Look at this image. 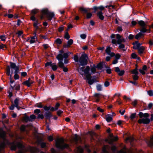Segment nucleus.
Wrapping results in <instances>:
<instances>
[{"mask_svg":"<svg viewBox=\"0 0 153 153\" xmlns=\"http://www.w3.org/2000/svg\"><path fill=\"white\" fill-rule=\"evenodd\" d=\"M92 16V14L91 13H87L86 17L87 19H89L91 18Z\"/></svg>","mask_w":153,"mask_h":153,"instance_id":"bf43d9fd","label":"nucleus"},{"mask_svg":"<svg viewBox=\"0 0 153 153\" xmlns=\"http://www.w3.org/2000/svg\"><path fill=\"white\" fill-rule=\"evenodd\" d=\"M38 12V10L37 9H34L32 10L31 13L32 14H35L36 13Z\"/></svg>","mask_w":153,"mask_h":153,"instance_id":"3c124183","label":"nucleus"},{"mask_svg":"<svg viewBox=\"0 0 153 153\" xmlns=\"http://www.w3.org/2000/svg\"><path fill=\"white\" fill-rule=\"evenodd\" d=\"M51 67H52V68L53 71L56 70L57 68V66L55 64L53 63Z\"/></svg>","mask_w":153,"mask_h":153,"instance_id":"2f4dec72","label":"nucleus"},{"mask_svg":"<svg viewBox=\"0 0 153 153\" xmlns=\"http://www.w3.org/2000/svg\"><path fill=\"white\" fill-rule=\"evenodd\" d=\"M42 13L43 15H46V17L48 20H51L54 16L53 13L49 11L47 9H43L42 10Z\"/></svg>","mask_w":153,"mask_h":153,"instance_id":"39448f33","label":"nucleus"},{"mask_svg":"<svg viewBox=\"0 0 153 153\" xmlns=\"http://www.w3.org/2000/svg\"><path fill=\"white\" fill-rule=\"evenodd\" d=\"M20 89V86L19 85H17L15 86L14 89L16 90H19Z\"/></svg>","mask_w":153,"mask_h":153,"instance_id":"052dcab7","label":"nucleus"},{"mask_svg":"<svg viewBox=\"0 0 153 153\" xmlns=\"http://www.w3.org/2000/svg\"><path fill=\"white\" fill-rule=\"evenodd\" d=\"M14 103L15 106H17V105H21V102H19V99L18 98H16L14 101Z\"/></svg>","mask_w":153,"mask_h":153,"instance_id":"412c9836","label":"nucleus"},{"mask_svg":"<svg viewBox=\"0 0 153 153\" xmlns=\"http://www.w3.org/2000/svg\"><path fill=\"white\" fill-rule=\"evenodd\" d=\"M0 39L2 41H5L6 39V37L5 35H2L0 36Z\"/></svg>","mask_w":153,"mask_h":153,"instance_id":"a19ab883","label":"nucleus"},{"mask_svg":"<svg viewBox=\"0 0 153 153\" xmlns=\"http://www.w3.org/2000/svg\"><path fill=\"white\" fill-rule=\"evenodd\" d=\"M110 85V83L109 82L106 81L105 82L104 85L105 87H107L109 86Z\"/></svg>","mask_w":153,"mask_h":153,"instance_id":"6e6d98bb","label":"nucleus"},{"mask_svg":"<svg viewBox=\"0 0 153 153\" xmlns=\"http://www.w3.org/2000/svg\"><path fill=\"white\" fill-rule=\"evenodd\" d=\"M62 61H59L58 62V65L59 67L62 68L64 67V63L62 62Z\"/></svg>","mask_w":153,"mask_h":153,"instance_id":"c85d7f7f","label":"nucleus"},{"mask_svg":"<svg viewBox=\"0 0 153 153\" xmlns=\"http://www.w3.org/2000/svg\"><path fill=\"white\" fill-rule=\"evenodd\" d=\"M63 56L61 54H59L56 56V58L59 61H62L63 59Z\"/></svg>","mask_w":153,"mask_h":153,"instance_id":"393cba45","label":"nucleus"},{"mask_svg":"<svg viewBox=\"0 0 153 153\" xmlns=\"http://www.w3.org/2000/svg\"><path fill=\"white\" fill-rule=\"evenodd\" d=\"M132 77L134 80H137L138 79V76L137 75H133L132 76Z\"/></svg>","mask_w":153,"mask_h":153,"instance_id":"de8ad7c7","label":"nucleus"},{"mask_svg":"<svg viewBox=\"0 0 153 153\" xmlns=\"http://www.w3.org/2000/svg\"><path fill=\"white\" fill-rule=\"evenodd\" d=\"M52 64L51 62H48L45 64V66L46 67L49 65L51 67Z\"/></svg>","mask_w":153,"mask_h":153,"instance_id":"680f3d73","label":"nucleus"},{"mask_svg":"<svg viewBox=\"0 0 153 153\" xmlns=\"http://www.w3.org/2000/svg\"><path fill=\"white\" fill-rule=\"evenodd\" d=\"M112 116L110 114H108L105 116L106 120L108 122H109L112 120Z\"/></svg>","mask_w":153,"mask_h":153,"instance_id":"a211bd4d","label":"nucleus"},{"mask_svg":"<svg viewBox=\"0 0 153 153\" xmlns=\"http://www.w3.org/2000/svg\"><path fill=\"white\" fill-rule=\"evenodd\" d=\"M80 139V138L76 134H75V135L74 137V141L76 143L77 141L79 140Z\"/></svg>","mask_w":153,"mask_h":153,"instance_id":"bb28decb","label":"nucleus"},{"mask_svg":"<svg viewBox=\"0 0 153 153\" xmlns=\"http://www.w3.org/2000/svg\"><path fill=\"white\" fill-rule=\"evenodd\" d=\"M10 64L11 68L13 69H15V71H16V72L19 71V68L18 67L16 66L15 63L10 62Z\"/></svg>","mask_w":153,"mask_h":153,"instance_id":"dca6fc26","label":"nucleus"},{"mask_svg":"<svg viewBox=\"0 0 153 153\" xmlns=\"http://www.w3.org/2000/svg\"><path fill=\"white\" fill-rule=\"evenodd\" d=\"M149 144L150 146L153 145V137L151 138L149 141Z\"/></svg>","mask_w":153,"mask_h":153,"instance_id":"e2e57ef3","label":"nucleus"},{"mask_svg":"<svg viewBox=\"0 0 153 153\" xmlns=\"http://www.w3.org/2000/svg\"><path fill=\"white\" fill-rule=\"evenodd\" d=\"M153 105V103H149L148 106V108L150 109L152 107Z\"/></svg>","mask_w":153,"mask_h":153,"instance_id":"0e129e2a","label":"nucleus"},{"mask_svg":"<svg viewBox=\"0 0 153 153\" xmlns=\"http://www.w3.org/2000/svg\"><path fill=\"white\" fill-rule=\"evenodd\" d=\"M116 36V38L117 39V41L115 39H113L111 41V42L113 44H116L117 43L118 44H120L122 42H125V39L124 38H122V36L120 34H117Z\"/></svg>","mask_w":153,"mask_h":153,"instance_id":"0eeeda50","label":"nucleus"},{"mask_svg":"<svg viewBox=\"0 0 153 153\" xmlns=\"http://www.w3.org/2000/svg\"><path fill=\"white\" fill-rule=\"evenodd\" d=\"M97 16H98L99 18L102 20L104 19V17L102 15V13L101 11L98 12L97 14Z\"/></svg>","mask_w":153,"mask_h":153,"instance_id":"6ab92c4d","label":"nucleus"},{"mask_svg":"<svg viewBox=\"0 0 153 153\" xmlns=\"http://www.w3.org/2000/svg\"><path fill=\"white\" fill-rule=\"evenodd\" d=\"M138 115L140 118L143 117L146 118H142L139 119L138 121V123L148 124L150 123V119L147 118L149 116V114L148 113H143L142 112H140L139 113Z\"/></svg>","mask_w":153,"mask_h":153,"instance_id":"7ed1b4c3","label":"nucleus"},{"mask_svg":"<svg viewBox=\"0 0 153 153\" xmlns=\"http://www.w3.org/2000/svg\"><path fill=\"white\" fill-rule=\"evenodd\" d=\"M38 118H41V119H43L44 118V116L43 114H39L38 115Z\"/></svg>","mask_w":153,"mask_h":153,"instance_id":"774afa93","label":"nucleus"},{"mask_svg":"<svg viewBox=\"0 0 153 153\" xmlns=\"http://www.w3.org/2000/svg\"><path fill=\"white\" fill-rule=\"evenodd\" d=\"M147 93L148 95L150 96H152L153 95V91L152 90L148 91Z\"/></svg>","mask_w":153,"mask_h":153,"instance_id":"37998d69","label":"nucleus"},{"mask_svg":"<svg viewBox=\"0 0 153 153\" xmlns=\"http://www.w3.org/2000/svg\"><path fill=\"white\" fill-rule=\"evenodd\" d=\"M133 138L131 137H129L127 138L126 139L125 141L127 142V141H129L130 142H131L133 140Z\"/></svg>","mask_w":153,"mask_h":153,"instance_id":"7c9ffc66","label":"nucleus"},{"mask_svg":"<svg viewBox=\"0 0 153 153\" xmlns=\"http://www.w3.org/2000/svg\"><path fill=\"white\" fill-rule=\"evenodd\" d=\"M78 152L79 153H82L83 152V149L81 147H79L77 148Z\"/></svg>","mask_w":153,"mask_h":153,"instance_id":"c9c22d12","label":"nucleus"},{"mask_svg":"<svg viewBox=\"0 0 153 153\" xmlns=\"http://www.w3.org/2000/svg\"><path fill=\"white\" fill-rule=\"evenodd\" d=\"M55 42L58 45H60L62 43V41L61 39H57L56 40Z\"/></svg>","mask_w":153,"mask_h":153,"instance_id":"f704fd0d","label":"nucleus"},{"mask_svg":"<svg viewBox=\"0 0 153 153\" xmlns=\"http://www.w3.org/2000/svg\"><path fill=\"white\" fill-rule=\"evenodd\" d=\"M143 35V34L142 33L140 32L139 33L136 35L135 36V38L137 39H138L140 37L142 36Z\"/></svg>","mask_w":153,"mask_h":153,"instance_id":"cd10ccee","label":"nucleus"},{"mask_svg":"<svg viewBox=\"0 0 153 153\" xmlns=\"http://www.w3.org/2000/svg\"><path fill=\"white\" fill-rule=\"evenodd\" d=\"M137 49L138 50L139 53L140 54H141L143 53L145 50V48L143 46H141Z\"/></svg>","mask_w":153,"mask_h":153,"instance_id":"5701e85b","label":"nucleus"},{"mask_svg":"<svg viewBox=\"0 0 153 153\" xmlns=\"http://www.w3.org/2000/svg\"><path fill=\"white\" fill-rule=\"evenodd\" d=\"M96 67L94 66L92 67L91 68V72L93 73H94L96 71Z\"/></svg>","mask_w":153,"mask_h":153,"instance_id":"a18cd8bd","label":"nucleus"},{"mask_svg":"<svg viewBox=\"0 0 153 153\" xmlns=\"http://www.w3.org/2000/svg\"><path fill=\"white\" fill-rule=\"evenodd\" d=\"M36 118V116L34 115L33 114L31 115L29 117L30 119L31 120L30 121H32L33 120L35 119Z\"/></svg>","mask_w":153,"mask_h":153,"instance_id":"58836bf2","label":"nucleus"},{"mask_svg":"<svg viewBox=\"0 0 153 153\" xmlns=\"http://www.w3.org/2000/svg\"><path fill=\"white\" fill-rule=\"evenodd\" d=\"M100 94L98 93H95L94 94V97L96 98V102H98L99 101L100 99Z\"/></svg>","mask_w":153,"mask_h":153,"instance_id":"4be33fe9","label":"nucleus"},{"mask_svg":"<svg viewBox=\"0 0 153 153\" xmlns=\"http://www.w3.org/2000/svg\"><path fill=\"white\" fill-rule=\"evenodd\" d=\"M136 115V113H134L131 114L130 116V118L131 119H133L135 117Z\"/></svg>","mask_w":153,"mask_h":153,"instance_id":"8fccbe9b","label":"nucleus"},{"mask_svg":"<svg viewBox=\"0 0 153 153\" xmlns=\"http://www.w3.org/2000/svg\"><path fill=\"white\" fill-rule=\"evenodd\" d=\"M80 36L82 39H85L86 37V35L85 34H82L80 35Z\"/></svg>","mask_w":153,"mask_h":153,"instance_id":"864d4df0","label":"nucleus"},{"mask_svg":"<svg viewBox=\"0 0 153 153\" xmlns=\"http://www.w3.org/2000/svg\"><path fill=\"white\" fill-rule=\"evenodd\" d=\"M118 139L117 136L115 137H113L112 134H111L110 135V140L108 143L110 144H111L113 141H117Z\"/></svg>","mask_w":153,"mask_h":153,"instance_id":"f8f14e48","label":"nucleus"},{"mask_svg":"<svg viewBox=\"0 0 153 153\" xmlns=\"http://www.w3.org/2000/svg\"><path fill=\"white\" fill-rule=\"evenodd\" d=\"M11 149L12 150H15L16 147L17 146L19 148L22 147V145L20 143H17L16 141H14L11 144Z\"/></svg>","mask_w":153,"mask_h":153,"instance_id":"1a4fd4ad","label":"nucleus"},{"mask_svg":"<svg viewBox=\"0 0 153 153\" xmlns=\"http://www.w3.org/2000/svg\"><path fill=\"white\" fill-rule=\"evenodd\" d=\"M97 89L98 91L102 90L101 86L100 85H98L97 86Z\"/></svg>","mask_w":153,"mask_h":153,"instance_id":"09e8293b","label":"nucleus"},{"mask_svg":"<svg viewBox=\"0 0 153 153\" xmlns=\"http://www.w3.org/2000/svg\"><path fill=\"white\" fill-rule=\"evenodd\" d=\"M74 61L76 62H78L79 60L78 58L77 55H75L74 57Z\"/></svg>","mask_w":153,"mask_h":153,"instance_id":"603ef678","label":"nucleus"},{"mask_svg":"<svg viewBox=\"0 0 153 153\" xmlns=\"http://www.w3.org/2000/svg\"><path fill=\"white\" fill-rule=\"evenodd\" d=\"M132 72L133 74H135V75H137L138 74V72L137 68L134 69L133 71H132Z\"/></svg>","mask_w":153,"mask_h":153,"instance_id":"79ce46f5","label":"nucleus"},{"mask_svg":"<svg viewBox=\"0 0 153 153\" xmlns=\"http://www.w3.org/2000/svg\"><path fill=\"white\" fill-rule=\"evenodd\" d=\"M27 151H30L31 153H36L39 152V150L37 148L31 147H29Z\"/></svg>","mask_w":153,"mask_h":153,"instance_id":"9b49d317","label":"nucleus"},{"mask_svg":"<svg viewBox=\"0 0 153 153\" xmlns=\"http://www.w3.org/2000/svg\"><path fill=\"white\" fill-rule=\"evenodd\" d=\"M131 57L133 59H135L137 58V55L135 53H133L131 55Z\"/></svg>","mask_w":153,"mask_h":153,"instance_id":"13d9d810","label":"nucleus"},{"mask_svg":"<svg viewBox=\"0 0 153 153\" xmlns=\"http://www.w3.org/2000/svg\"><path fill=\"white\" fill-rule=\"evenodd\" d=\"M23 120L24 121H25L26 122H27L28 121H30V119L29 117L28 116H25L23 118Z\"/></svg>","mask_w":153,"mask_h":153,"instance_id":"473e14b6","label":"nucleus"},{"mask_svg":"<svg viewBox=\"0 0 153 153\" xmlns=\"http://www.w3.org/2000/svg\"><path fill=\"white\" fill-rule=\"evenodd\" d=\"M45 116L47 119H50V118L52 116V115L51 113L48 112L46 113Z\"/></svg>","mask_w":153,"mask_h":153,"instance_id":"72a5a7b5","label":"nucleus"},{"mask_svg":"<svg viewBox=\"0 0 153 153\" xmlns=\"http://www.w3.org/2000/svg\"><path fill=\"white\" fill-rule=\"evenodd\" d=\"M35 106L36 107L39 108H42L43 107V105H42V104L41 102L36 104Z\"/></svg>","mask_w":153,"mask_h":153,"instance_id":"ea45409f","label":"nucleus"},{"mask_svg":"<svg viewBox=\"0 0 153 153\" xmlns=\"http://www.w3.org/2000/svg\"><path fill=\"white\" fill-rule=\"evenodd\" d=\"M105 52L108 55L110 56L111 57L114 56L115 55L114 53L111 52V48L110 47H108L106 48Z\"/></svg>","mask_w":153,"mask_h":153,"instance_id":"ddd939ff","label":"nucleus"},{"mask_svg":"<svg viewBox=\"0 0 153 153\" xmlns=\"http://www.w3.org/2000/svg\"><path fill=\"white\" fill-rule=\"evenodd\" d=\"M133 44L134 45L133 48L134 49H138L141 46V44L137 41H136L135 43H133Z\"/></svg>","mask_w":153,"mask_h":153,"instance_id":"2eb2a0df","label":"nucleus"},{"mask_svg":"<svg viewBox=\"0 0 153 153\" xmlns=\"http://www.w3.org/2000/svg\"><path fill=\"white\" fill-rule=\"evenodd\" d=\"M109 147L108 146H105L102 149L103 153H108L107 149H109Z\"/></svg>","mask_w":153,"mask_h":153,"instance_id":"b1692460","label":"nucleus"},{"mask_svg":"<svg viewBox=\"0 0 153 153\" xmlns=\"http://www.w3.org/2000/svg\"><path fill=\"white\" fill-rule=\"evenodd\" d=\"M60 106V104L59 103H57L55 106V110H57L59 107V106Z\"/></svg>","mask_w":153,"mask_h":153,"instance_id":"5fc2aeb1","label":"nucleus"},{"mask_svg":"<svg viewBox=\"0 0 153 153\" xmlns=\"http://www.w3.org/2000/svg\"><path fill=\"white\" fill-rule=\"evenodd\" d=\"M90 70V67L88 66L86 67L84 69V67H82L77 69L79 73L82 75H83V72L86 75V79L88 80V83L90 85L92 84L94 82V80L93 79H91V74L89 73Z\"/></svg>","mask_w":153,"mask_h":153,"instance_id":"f257e3e1","label":"nucleus"},{"mask_svg":"<svg viewBox=\"0 0 153 153\" xmlns=\"http://www.w3.org/2000/svg\"><path fill=\"white\" fill-rule=\"evenodd\" d=\"M56 147L58 148L63 149L68 148L69 146L64 143V140L62 138L58 139L56 141Z\"/></svg>","mask_w":153,"mask_h":153,"instance_id":"20e7f679","label":"nucleus"},{"mask_svg":"<svg viewBox=\"0 0 153 153\" xmlns=\"http://www.w3.org/2000/svg\"><path fill=\"white\" fill-rule=\"evenodd\" d=\"M37 37L36 36H32L31 37V40L30 41V44L33 43L35 42L36 39Z\"/></svg>","mask_w":153,"mask_h":153,"instance_id":"a878e982","label":"nucleus"},{"mask_svg":"<svg viewBox=\"0 0 153 153\" xmlns=\"http://www.w3.org/2000/svg\"><path fill=\"white\" fill-rule=\"evenodd\" d=\"M18 72V71L16 72V71L15 72V75L14 76V77L15 79H18L19 78V75L17 74Z\"/></svg>","mask_w":153,"mask_h":153,"instance_id":"e433bc0d","label":"nucleus"},{"mask_svg":"<svg viewBox=\"0 0 153 153\" xmlns=\"http://www.w3.org/2000/svg\"><path fill=\"white\" fill-rule=\"evenodd\" d=\"M80 10L84 12L85 13H86L88 11L87 9L83 7L80 8Z\"/></svg>","mask_w":153,"mask_h":153,"instance_id":"c03bdc74","label":"nucleus"},{"mask_svg":"<svg viewBox=\"0 0 153 153\" xmlns=\"http://www.w3.org/2000/svg\"><path fill=\"white\" fill-rule=\"evenodd\" d=\"M120 55L119 54H117L115 56L116 59H117L118 60V59H120Z\"/></svg>","mask_w":153,"mask_h":153,"instance_id":"69168bd1","label":"nucleus"},{"mask_svg":"<svg viewBox=\"0 0 153 153\" xmlns=\"http://www.w3.org/2000/svg\"><path fill=\"white\" fill-rule=\"evenodd\" d=\"M119 46V48L120 49H122L124 51L126 50V49L125 48L124 45L123 44H120Z\"/></svg>","mask_w":153,"mask_h":153,"instance_id":"c756f323","label":"nucleus"},{"mask_svg":"<svg viewBox=\"0 0 153 153\" xmlns=\"http://www.w3.org/2000/svg\"><path fill=\"white\" fill-rule=\"evenodd\" d=\"M33 81L29 78L27 80L23 82L22 84L25 85L28 87H29L30 85L33 83Z\"/></svg>","mask_w":153,"mask_h":153,"instance_id":"4468645a","label":"nucleus"},{"mask_svg":"<svg viewBox=\"0 0 153 153\" xmlns=\"http://www.w3.org/2000/svg\"><path fill=\"white\" fill-rule=\"evenodd\" d=\"M6 74L8 76H10V83H13L14 81L12 79V72L10 74V68L9 66H7L6 68Z\"/></svg>","mask_w":153,"mask_h":153,"instance_id":"9d476101","label":"nucleus"},{"mask_svg":"<svg viewBox=\"0 0 153 153\" xmlns=\"http://www.w3.org/2000/svg\"><path fill=\"white\" fill-rule=\"evenodd\" d=\"M138 24L141 27L140 29V32L145 33L147 31V30L146 29V24L143 21L141 20L139 21Z\"/></svg>","mask_w":153,"mask_h":153,"instance_id":"6e6552de","label":"nucleus"},{"mask_svg":"<svg viewBox=\"0 0 153 153\" xmlns=\"http://www.w3.org/2000/svg\"><path fill=\"white\" fill-rule=\"evenodd\" d=\"M88 57L85 54H82L79 58V65L83 66L87 65L88 62Z\"/></svg>","mask_w":153,"mask_h":153,"instance_id":"423d86ee","label":"nucleus"},{"mask_svg":"<svg viewBox=\"0 0 153 153\" xmlns=\"http://www.w3.org/2000/svg\"><path fill=\"white\" fill-rule=\"evenodd\" d=\"M8 141L5 138V133L2 128H0V151L3 149Z\"/></svg>","mask_w":153,"mask_h":153,"instance_id":"f03ea898","label":"nucleus"},{"mask_svg":"<svg viewBox=\"0 0 153 153\" xmlns=\"http://www.w3.org/2000/svg\"><path fill=\"white\" fill-rule=\"evenodd\" d=\"M124 72L125 71L123 70H122L121 71H120V72L118 73V74L119 76H121L124 74Z\"/></svg>","mask_w":153,"mask_h":153,"instance_id":"49530a36","label":"nucleus"},{"mask_svg":"<svg viewBox=\"0 0 153 153\" xmlns=\"http://www.w3.org/2000/svg\"><path fill=\"white\" fill-rule=\"evenodd\" d=\"M48 139L49 141H51L53 140V138L52 136H50L48 137Z\"/></svg>","mask_w":153,"mask_h":153,"instance_id":"338daca9","label":"nucleus"},{"mask_svg":"<svg viewBox=\"0 0 153 153\" xmlns=\"http://www.w3.org/2000/svg\"><path fill=\"white\" fill-rule=\"evenodd\" d=\"M30 127V129L32 127V126L31 125H28L27 126H25L24 125H22L20 128V129L21 131H24L26 128V127Z\"/></svg>","mask_w":153,"mask_h":153,"instance_id":"aec40b11","label":"nucleus"},{"mask_svg":"<svg viewBox=\"0 0 153 153\" xmlns=\"http://www.w3.org/2000/svg\"><path fill=\"white\" fill-rule=\"evenodd\" d=\"M119 153H126V149L125 147L119 152Z\"/></svg>","mask_w":153,"mask_h":153,"instance_id":"4c0bfd02","label":"nucleus"},{"mask_svg":"<svg viewBox=\"0 0 153 153\" xmlns=\"http://www.w3.org/2000/svg\"><path fill=\"white\" fill-rule=\"evenodd\" d=\"M73 41L72 39H69L68 42L67 44H65L63 46L65 48H68L73 43Z\"/></svg>","mask_w":153,"mask_h":153,"instance_id":"f3484780","label":"nucleus"},{"mask_svg":"<svg viewBox=\"0 0 153 153\" xmlns=\"http://www.w3.org/2000/svg\"><path fill=\"white\" fill-rule=\"evenodd\" d=\"M65 39H68L69 38H70V36L68 34V33H66L65 35Z\"/></svg>","mask_w":153,"mask_h":153,"instance_id":"4d7b16f0","label":"nucleus"}]
</instances>
